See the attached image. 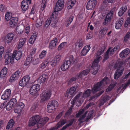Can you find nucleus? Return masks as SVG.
Returning <instances> with one entry per match:
<instances>
[{
  "label": "nucleus",
  "mask_w": 130,
  "mask_h": 130,
  "mask_svg": "<svg viewBox=\"0 0 130 130\" xmlns=\"http://www.w3.org/2000/svg\"><path fill=\"white\" fill-rule=\"evenodd\" d=\"M91 92V90L90 89H88L86 90L83 95L82 92H79L73 101L71 102V103L73 104L75 102L76 105L77 106H80L84 100L90 96Z\"/></svg>",
  "instance_id": "1"
},
{
  "label": "nucleus",
  "mask_w": 130,
  "mask_h": 130,
  "mask_svg": "<svg viewBox=\"0 0 130 130\" xmlns=\"http://www.w3.org/2000/svg\"><path fill=\"white\" fill-rule=\"evenodd\" d=\"M49 120L47 117L40 118L38 115H36L32 117L29 119L28 122L29 126H32L37 123V127L38 128L41 127L47 122Z\"/></svg>",
  "instance_id": "2"
},
{
  "label": "nucleus",
  "mask_w": 130,
  "mask_h": 130,
  "mask_svg": "<svg viewBox=\"0 0 130 130\" xmlns=\"http://www.w3.org/2000/svg\"><path fill=\"white\" fill-rule=\"evenodd\" d=\"M22 55V52L21 51L15 50L12 54L10 53H7L5 56V62L7 64L10 63H12L14 62V59L17 60H19Z\"/></svg>",
  "instance_id": "3"
},
{
  "label": "nucleus",
  "mask_w": 130,
  "mask_h": 130,
  "mask_svg": "<svg viewBox=\"0 0 130 130\" xmlns=\"http://www.w3.org/2000/svg\"><path fill=\"white\" fill-rule=\"evenodd\" d=\"M102 59L100 56L98 57L93 62L92 66V72L94 75H95L98 72L100 67V66L98 63L100 60Z\"/></svg>",
  "instance_id": "4"
},
{
  "label": "nucleus",
  "mask_w": 130,
  "mask_h": 130,
  "mask_svg": "<svg viewBox=\"0 0 130 130\" xmlns=\"http://www.w3.org/2000/svg\"><path fill=\"white\" fill-rule=\"evenodd\" d=\"M106 83V78H104L100 82L95 84L92 88V91L93 93H94L102 89V87Z\"/></svg>",
  "instance_id": "5"
},
{
  "label": "nucleus",
  "mask_w": 130,
  "mask_h": 130,
  "mask_svg": "<svg viewBox=\"0 0 130 130\" xmlns=\"http://www.w3.org/2000/svg\"><path fill=\"white\" fill-rule=\"evenodd\" d=\"M51 92L50 90L43 91L40 94L41 101L44 102L49 99L51 96Z\"/></svg>",
  "instance_id": "6"
},
{
  "label": "nucleus",
  "mask_w": 130,
  "mask_h": 130,
  "mask_svg": "<svg viewBox=\"0 0 130 130\" xmlns=\"http://www.w3.org/2000/svg\"><path fill=\"white\" fill-rule=\"evenodd\" d=\"M77 87L75 86L72 87L68 89L64 94V96L67 98L70 99L75 94V91Z\"/></svg>",
  "instance_id": "7"
},
{
  "label": "nucleus",
  "mask_w": 130,
  "mask_h": 130,
  "mask_svg": "<svg viewBox=\"0 0 130 130\" xmlns=\"http://www.w3.org/2000/svg\"><path fill=\"white\" fill-rule=\"evenodd\" d=\"M64 0H58L56 3L53 13L58 15V11L61 10L63 8L64 6Z\"/></svg>",
  "instance_id": "8"
},
{
  "label": "nucleus",
  "mask_w": 130,
  "mask_h": 130,
  "mask_svg": "<svg viewBox=\"0 0 130 130\" xmlns=\"http://www.w3.org/2000/svg\"><path fill=\"white\" fill-rule=\"evenodd\" d=\"M48 75L45 74H43L38 78V82L41 85L44 84L48 80Z\"/></svg>",
  "instance_id": "9"
},
{
  "label": "nucleus",
  "mask_w": 130,
  "mask_h": 130,
  "mask_svg": "<svg viewBox=\"0 0 130 130\" xmlns=\"http://www.w3.org/2000/svg\"><path fill=\"white\" fill-rule=\"evenodd\" d=\"M17 100L15 98H13L8 103L6 106V109L7 110H11L13 107L16 104Z\"/></svg>",
  "instance_id": "10"
},
{
  "label": "nucleus",
  "mask_w": 130,
  "mask_h": 130,
  "mask_svg": "<svg viewBox=\"0 0 130 130\" xmlns=\"http://www.w3.org/2000/svg\"><path fill=\"white\" fill-rule=\"evenodd\" d=\"M31 3V0H23L21 2V8L23 11H26L28 8Z\"/></svg>",
  "instance_id": "11"
},
{
  "label": "nucleus",
  "mask_w": 130,
  "mask_h": 130,
  "mask_svg": "<svg viewBox=\"0 0 130 130\" xmlns=\"http://www.w3.org/2000/svg\"><path fill=\"white\" fill-rule=\"evenodd\" d=\"M21 74V71L20 70L17 71L12 75L9 80V82L10 83L13 82L15 80H17L19 78Z\"/></svg>",
  "instance_id": "12"
},
{
  "label": "nucleus",
  "mask_w": 130,
  "mask_h": 130,
  "mask_svg": "<svg viewBox=\"0 0 130 130\" xmlns=\"http://www.w3.org/2000/svg\"><path fill=\"white\" fill-rule=\"evenodd\" d=\"M11 91L10 89H6L3 92L1 99L4 100H8L11 96Z\"/></svg>",
  "instance_id": "13"
},
{
  "label": "nucleus",
  "mask_w": 130,
  "mask_h": 130,
  "mask_svg": "<svg viewBox=\"0 0 130 130\" xmlns=\"http://www.w3.org/2000/svg\"><path fill=\"white\" fill-rule=\"evenodd\" d=\"M97 3L96 0H89L87 4L86 8L88 10L93 9Z\"/></svg>",
  "instance_id": "14"
},
{
  "label": "nucleus",
  "mask_w": 130,
  "mask_h": 130,
  "mask_svg": "<svg viewBox=\"0 0 130 130\" xmlns=\"http://www.w3.org/2000/svg\"><path fill=\"white\" fill-rule=\"evenodd\" d=\"M40 89V86L39 84L33 85L30 88V94L34 95L39 91Z\"/></svg>",
  "instance_id": "15"
},
{
  "label": "nucleus",
  "mask_w": 130,
  "mask_h": 130,
  "mask_svg": "<svg viewBox=\"0 0 130 130\" xmlns=\"http://www.w3.org/2000/svg\"><path fill=\"white\" fill-rule=\"evenodd\" d=\"M14 36V34L12 33H8L5 38V42L7 44L11 43L13 40Z\"/></svg>",
  "instance_id": "16"
},
{
  "label": "nucleus",
  "mask_w": 130,
  "mask_h": 130,
  "mask_svg": "<svg viewBox=\"0 0 130 130\" xmlns=\"http://www.w3.org/2000/svg\"><path fill=\"white\" fill-rule=\"evenodd\" d=\"M58 39L56 38H54L51 41L49 45V48L50 49H54L56 45L58 44Z\"/></svg>",
  "instance_id": "17"
},
{
  "label": "nucleus",
  "mask_w": 130,
  "mask_h": 130,
  "mask_svg": "<svg viewBox=\"0 0 130 130\" xmlns=\"http://www.w3.org/2000/svg\"><path fill=\"white\" fill-rule=\"evenodd\" d=\"M70 65L69 61L65 60L61 65L60 68L62 71H66L68 70Z\"/></svg>",
  "instance_id": "18"
},
{
  "label": "nucleus",
  "mask_w": 130,
  "mask_h": 130,
  "mask_svg": "<svg viewBox=\"0 0 130 130\" xmlns=\"http://www.w3.org/2000/svg\"><path fill=\"white\" fill-rule=\"evenodd\" d=\"M124 19L122 18L119 19L116 22L115 24V28L117 29H120L121 28Z\"/></svg>",
  "instance_id": "19"
},
{
  "label": "nucleus",
  "mask_w": 130,
  "mask_h": 130,
  "mask_svg": "<svg viewBox=\"0 0 130 130\" xmlns=\"http://www.w3.org/2000/svg\"><path fill=\"white\" fill-rule=\"evenodd\" d=\"M66 122V120L65 119H61L58 122L56 125L54 127L52 128L50 130H56L65 124Z\"/></svg>",
  "instance_id": "20"
},
{
  "label": "nucleus",
  "mask_w": 130,
  "mask_h": 130,
  "mask_svg": "<svg viewBox=\"0 0 130 130\" xmlns=\"http://www.w3.org/2000/svg\"><path fill=\"white\" fill-rule=\"evenodd\" d=\"M18 18L16 17H12L10 20L9 24L10 27H13L16 25L18 21Z\"/></svg>",
  "instance_id": "21"
},
{
  "label": "nucleus",
  "mask_w": 130,
  "mask_h": 130,
  "mask_svg": "<svg viewBox=\"0 0 130 130\" xmlns=\"http://www.w3.org/2000/svg\"><path fill=\"white\" fill-rule=\"evenodd\" d=\"M90 48L91 47L89 45L85 46L81 51V55L82 56H85L89 51Z\"/></svg>",
  "instance_id": "22"
},
{
  "label": "nucleus",
  "mask_w": 130,
  "mask_h": 130,
  "mask_svg": "<svg viewBox=\"0 0 130 130\" xmlns=\"http://www.w3.org/2000/svg\"><path fill=\"white\" fill-rule=\"evenodd\" d=\"M130 53V49L128 48H126L123 50L120 54V56L121 58L126 57Z\"/></svg>",
  "instance_id": "23"
},
{
  "label": "nucleus",
  "mask_w": 130,
  "mask_h": 130,
  "mask_svg": "<svg viewBox=\"0 0 130 130\" xmlns=\"http://www.w3.org/2000/svg\"><path fill=\"white\" fill-rule=\"evenodd\" d=\"M113 11L112 10H110L108 13L107 15H106V24L107 23H109L110 22L112 19L113 18Z\"/></svg>",
  "instance_id": "24"
},
{
  "label": "nucleus",
  "mask_w": 130,
  "mask_h": 130,
  "mask_svg": "<svg viewBox=\"0 0 130 130\" xmlns=\"http://www.w3.org/2000/svg\"><path fill=\"white\" fill-rule=\"evenodd\" d=\"M76 2V0H70L67 3V8L68 9H71L75 4Z\"/></svg>",
  "instance_id": "25"
},
{
  "label": "nucleus",
  "mask_w": 130,
  "mask_h": 130,
  "mask_svg": "<svg viewBox=\"0 0 130 130\" xmlns=\"http://www.w3.org/2000/svg\"><path fill=\"white\" fill-rule=\"evenodd\" d=\"M127 9L126 6L124 5L121 8L118 13V15L120 17H121L123 15L124 13L125 12Z\"/></svg>",
  "instance_id": "26"
},
{
  "label": "nucleus",
  "mask_w": 130,
  "mask_h": 130,
  "mask_svg": "<svg viewBox=\"0 0 130 130\" xmlns=\"http://www.w3.org/2000/svg\"><path fill=\"white\" fill-rule=\"evenodd\" d=\"M26 42V39L25 38H21L20 39L18 46V48L19 49L22 47L24 45Z\"/></svg>",
  "instance_id": "27"
},
{
  "label": "nucleus",
  "mask_w": 130,
  "mask_h": 130,
  "mask_svg": "<svg viewBox=\"0 0 130 130\" xmlns=\"http://www.w3.org/2000/svg\"><path fill=\"white\" fill-rule=\"evenodd\" d=\"M91 105V104H87L86 106L83 109H80L79 112L76 115V117H79L81 116L84 111L88 109Z\"/></svg>",
  "instance_id": "28"
},
{
  "label": "nucleus",
  "mask_w": 130,
  "mask_h": 130,
  "mask_svg": "<svg viewBox=\"0 0 130 130\" xmlns=\"http://www.w3.org/2000/svg\"><path fill=\"white\" fill-rule=\"evenodd\" d=\"M123 64L124 62L123 61L121 60H117L114 65V67L115 69L120 68Z\"/></svg>",
  "instance_id": "29"
},
{
  "label": "nucleus",
  "mask_w": 130,
  "mask_h": 130,
  "mask_svg": "<svg viewBox=\"0 0 130 130\" xmlns=\"http://www.w3.org/2000/svg\"><path fill=\"white\" fill-rule=\"evenodd\" d=\"M33 58L31 56H28L26 60L25 61L24 65L28 66L30 63L33 61Z\"/></svg>",
  "instance_id": "30"
},
{
  "label": "nucleus",
  "mask_w": 130,
  "mask_h": 130,
  "mask_svg": "<svg viewBox=\"0 0 130 130\" xmlns=\"http://www.w3.org/2000/svg\"><path fill=\"white\" fill-rule=\"evenodd\" d=\"M130 39V31L127 32L123 38V42L124 43H127Z\"/></svg>",
  "instance_id": "31"
},
{
  "label": "nucleus",
  "mask_w": 130,
  "mask_h": 130,
  "mask_svg": "<svg viewBox=\"0 0 130 130\" xmlns=\"http://www.w3.org/2000/svg\"><path fill=\"white\" fill-rule=\"evenodd\" d=\"M56 108L52 106L49 103H48L47 108V110L48 112L49 113H53L55 111Z\"/></svg>",
  "instance_id": "32"
},
{
  "label": "nucleus",
  "mask_w": 130,
  "mask_h": 130,
  "mask_svg": "<svg viewBox=\"0 0 130 130\" xmlns=\"http://www.w3.org/2000/svg\"><path fill=\"white\" fill-rule=\"evenodd\" d=\"M14 124V120L12 119L10 120L8 122L6 127V129H9L12 128Z\"/></svg>",
  "instance_id": "33"
},
{
  "label": "nucleus",
  "mask_w": 130,
  "mask_h": 130,
  "mask_svg": "<svg viewBox=\"0 0 130 130\" xmlns=\"http://www.w3.org/2000/svg\"><path fill=\"white\" fill-rule=\"evenodd\" d=\"M83 42L82 40H80L78 41L75 44L76 48H81L83 46Z\"/></svg>",
  "instance_id": "34"
},
{
  "label": "nucleus",
  "mask_w": 130,
  "mask_h": 130,
  "mask_svg": "<svg viewBox=\"0 0 130 130\" xmlns=\"http://www.w3.org/2000/svg\"><path fill=\"white\" fill-rule=\"evenodd\" d=\"M53 19L54 18L52 17L48 19L45 22L44 24V26L46 27H47L50 24L52 21H53Z\"/></svg>",
  "instance_id": "35"
},
{
  "label": "nucleus",
  "mask_w": 130,
  "mask_h": 130,
  "mask_svg": "<svg viewBox=\"0 0 130 130\" xmlns=\"http://www.w3.org/2000/svg\"><path fill=\"white\" fill-rule=\"evenodd\" d=\"M52 106L56 109L58 107V102L56 100H53L50 101L49 103Z\"/></svg>",
  "instance_id": "36"
},
{
  "label": "nucleus",
  "mask_w": 130,
  "mask_h": 130,
  "mask_svg": "<svg viewBox=\"0 0 130 130\" xmlns=\"http://www.w3.org/2000/svg\"><path fill=\"white\" fill-rule=\"evenodd\" d=\"M7 69L6 68H4L1 71L0 73V76L2 77H5L7 74Z\"/></svg>",
  "instance_id": "37"
},
{
  "label": "nucleus",
  "mask_w": 130,
  "mask_h": 130,
  "mask_svg": "<svg viewBox=\"0 0 130 130\" xmlns=\"http://www.w3.org/2000/svg\"><path fill=\"white\" fill-rule=\"evenodd\" d=\"M74 121V119H72L70 120L69 121V123L66 124L65 126H64L60 130H65L68 127L70 126L72 124Z\"/></svg>",
  "instance_id": "38"
},
{
  "label": "nucleus",
  "mask_w": 130,
  "mask_h": 130,
  "mask_svg": "<svg viewBox=\"0 0 130 130\" xmlns=\"http://www.w3.org/2000/svg\"><path fill=\"white\" fill-rule=\"evenodd\" d=\"M73 18V17L72 15H71L70 16L69 18L68 19L66 23V25L67 26H68L72 22Z\"/></svg>",
  "instance_id": "39"
},
{
  "label": "nucleus",
  "mask_w": 130,
  "mask_h": 130,
  "mask_svg": "<svg viewBox=\"0 0 130 130\" xmlns=\"http://www.w3.org/2000/svg\"><path fill=\"white\" fill-rule=\"evenodd\" d=\"M12 14L9 12H7L5 15V19L7 21L10 20L12 18Z\"/></svg>",
  "instance_id": "40"
},
{
  "label": "nucleus",
  "mask_w": 130,
  "mask_h": 130,
  "mask_svg": "<svg viewBox=\"0 0 130 130\" xmlns=\"http://www.w3.org/2000/svg\"><path fill=\"white\" fill-rule=\"evenodd\" d=\"M49 65V62H44L42 63L40 66V68L42 69H45L48 67Z\"/></svg>",
  "instance_id": "41"
},
{
  "label": "nucleus",
  "mask_w": 130,
  "mask_h": 130,
  "mask_svg": "<svg viewBox=\"0 0 130 130\" xmlns=\"http://www.w3.org/2000/svg\"><path fill=\"white\" fill-rule=\"evenodd\" d=\"M106 34V28H104L102 29L99 32V36L101 37H104Z\"/></svg>",
  "instance_id": "42"
},
{
  "label": "nucleus",
  "mask_w": 130,
  "mask_h": 130,
  "mask_svg": "<svg viewBox=\"0 0 130 130\" xmlns=\"http://www.w3.org/2000/svg\"><path fill=\"white\" fill-rule=\"evenodd\" d=\"M36 38V36L34 35L31 36L29 40V42L30 44H32L34 42Z\"/></svg>",
  "instance_id": "43"
},
{
  "label": "nucleus",
  "mask_w": 130,
  "mask_h": 130,
  "mask_svg": "<svg viewBox=\"0 0 130 130\" xmlns=\"http://www.w3.org/2000/svg\"><path fill=\"white\" fill-rule=\"evenodd\" d=\"M15 106L22 110L25 106V105L22 102H19L17 103Z\"/></svg>",
  "instance_id": "44"
},
{
  "label": "nucleus",
  "mask_w": 130,
  "mask_h": 130,
  "mask_svg": "<svg viewBox=\"0 0 130 130\" xmlns=\"http://www.w3.org/2000/svg\"><path fill=\"white\" fill-rule=\"evenodd\" d=\"M94 110H90L89 112L88 115L86 118V120H88L92 117L93 115H94Z\"/></svg>",
  "instance_id": "45"
},
{
  "label": "nucleus",
  "mask_w": 130,
  "mask_h": 130,
  "mask_svg": "<svg viewBox=\"0 0 130 130\" xmlns=\"http://www.w3.org/2000/svg\"><path fill=\"white\" fill-rule=\"evenodd\" d=\"M47 53L46 51L43 50L42 51L39 55V57L40 59H43L44 58Z\"/></svg>",
  "instance_id": "46"
},
{
  "label": "nucleus",
  "mask_w": 130,
  "mask_h": 130,
  "mask_svg": "<svg viewBox=\"0 0 130 130\" xmlns=\"http://www.w3.org/2000/svg\"><path fill=\"white\" fill-rule=\"evenodd\" d=\"M116 85L114 84H111L108 88L106 89V92H109L111 91L114 87Z\"/></svg>",
  "instance_id": "47"
},
{
  "label": "nucleus",
  "mask_w": 130,
  "mask_h": 130,
  "mask_svg": "<svg viewBox=\"0 0 130 130\" xmlns=\"http://www.w3.org/2000/svg\"><path fill=\"white\" fill-rule=\"evenodd\" d=\"M129 26H130V17L128 18L124 24V27L125 28H127Z\"/></svg>",
  "instance_id": "48"
},
{
  "label": "nucleus",
  "mask_w": 130,
  "mask_h": 130,
  "mask_svg": "<svg viewBox=\"0 0 130 130\" xmlns=\"http://www.w3.org/2000/svg\"><path fill=\"white\" fill-rule=\"evenodd\" d=\"M47 3V0H42V2L41 3V10H43L46 7Z\"/></svg>",
  "instance_id": "49"
},
{
  "label": "nucleus",
  "mask_w": 130,
  "mask_h": 130,
  "mask_svg": "<svg viewBox=\"0 0 130 130\" xmlns=\"http://www.w3.org/2000/svg\"><path fill=\"white\" fill-rule=\"evenodd\" d=\"M30 77L28 75H27L24 76L22 78L25 82L27 84L29 83L30 79Z\"/></svg>",
  "instance_id": "50"
},
{
  "label": "nucleus",
  "mask_w": 130,
  "mask_h": 130,
  "mask_svg": "<svg viewBox=\"0 0 130 130\" xmlns=\"http://www.w3.org/2000/svg\"><path fill=\"white\" fill-rule=\"evenodd\" d=\"M66 61H69L70 62V64L73 63L75 61V59L73 55H70L69 57V60H66Z\"/></svg>",
  "instance_id": "51"
},
{
  "label": "nucleus",
  "mask_w": 130,
  "mask_h": 130,
  "mask_svg": "<svg viewBox=\"0 0 130 130\" xmlns=\"http://www.w3.org/2000/svg\"><path fill=\"white\" fill-rule=\"evenodd\" d=\"M50 63L52 67H54L56 66L58 62L55 59H53L50 61Z\"/></svg>",
  "instance_id": "52"
},
{
  "label": "nucleus",
  "mask_w": 130,
  "mask_h": 130,
  "mask_svg": "<svg viewBox=\"0 0 130 130\" xmlns=\"http://www.w3.org/2000/svg\"><path fill=\"white\" fill-rule=\"evenodd\" d=\"M118 48L117 46H115L112 49H111V48H109V49H110L109 52L110 56L113 55L114 53V52L117 51Z\"/></svg>",
  "instance_id": "53"
},
{
  "label": "nucleus",
  "mask_w": 130,
  "mask_h": 130,
  "mask_svg": "<svg viewBox=\"0 0 130 130\" xmlns=\"http://www.w3.org/2000/svg\"><path fill=\"white\" fill-rule=\"evenodd\" d=\"M67 43L66 42H63L61 43L58 46V50L60 51L64 48L65 45Z\"/></svg>",
  "instance_id": "54"
},
{
  "label": "nucleus",
  "mask_w": 130,
  "mask_h": 130,
  "mask_svg": "<svg viewBox=\"0 0 130 130\" xmlns=\"http://www.w3.org/2000/svg\"><path fill=\"white\" fill-rule=\"evenodd\" d=\"M105 47L104 46L102 47L101 50H99L97 53V55H98L99 56L101 54L103 53L105 50Z\"/></svg>",
  "instance_id": "55"
},
{
  "label": "nucleus",
  "mask_w": 130,
  "mask_h": 130,
  "mask_svg": "<svg viewBox=\"0 0 130 130\" xmlns=\"http://www.w3.org/2000/svg\"><path fill=\"white\" fill-rule=\"evenodd\" d=\"M14 111L15 113L20 115L22 112V110L21 109L15 106L14 109Z\"/></svg>",
  "instance_id": "56"
},
{
  "label": "nucleus",
  "mask_w": 130,
  "mask_h": 130,
  "mask_svg": "<svg viewBox=\"0 0 130 130\" xmlns=\"http://www.w3.org/2000/svg\"><path fill=\"white\" fill-rule=\"evenodd\" d=\"M61 55L60 54H58L55 56L54 59L58 63L61 60Z\"/></svg>",
  "instance_id": "57"
},
{
  "label": "nucleus",
  "mask_w": 130,
  "mask_h": 130,
  "mask_svg": "<svg viewBox=\"0 0 130 130\" xmlns=\"http://www.w3.org/2000/svg\"><path fill=\"white\" fill-rule=\"evenodd\" d=\"M27 84L22 78L20 81L19 85L22 87L25 86L27 85Z\"/></svg>",
  "instance_id": "58"
},
{
  "label": "nucleus",
  "mask_w": 130,
  "mask_h": 130,
  "mask_svg": "<svg viewBox=\"0 0 130 130\" xmlns=\"http://www.w3.org/2000/svg\"><path fill=\"white\" fill-rule=\"evenodd\" d=\"M57 22V20L56 19L54 18L53 20L51 22L52 23L51 24L52 26L53 27H55L56 26V24Z\"/></svg>",
  "instance_id": "59"
},
{
  "label": "nucleus",
  "mask_w": 130,
  "mask_h": 130,
  "mask_svg": "<svg viewBox=\"0 0 130 130\" xmlns=\"http://www.w3.org/2000/svg\"><path fill=\"white\" fill-rule=\"evenodd\" d=\"M87 111H86L84 114L82 116L80 117L79 119L78 120V121L80 123H82L83 122L82 120H83V119L86 117V115L87 114Z\"/></svg>",
  "instance_id": "60"
},
{
  "label": "nucleus",
  "mask_w": 130,
  "mask_h": 130,
  "mask_svg": "<svg viewBox=\"0 0 130 130\" xmlns=\"http://www.w3.org/2000/svg\"><path fill=\"white\" fill-rule=\"evenodd\" d=\"M4 51V47L3 46H0V61L2 59V55Z\"/></svg>",
  "instance_id": "61"
},
{
  "label": "nucleus",
  "mask_w": 130,
  "mask_h": 130,
  "mask_svg": "<svg viewBox=\"0 0 130 130\" xmlns=\"http://www.w3.org/2000/svg\"><path fill=\"white\" fill-rule=\"evenodd\" d=\"M17 30L18 33L19 34H22L23 31V29L21 27H18L17 28Z\"/></svg>",
  "instance_id": "62"
},
{
  "label": "nucleus",
  "mask_w": 130,
  "mask_h": 130,
  "mask_svg": "<svg viewBox=\"0 0 130 130\" xmlns=\"http://www.w3.org/2000/svg\"><path fill=\"white\" fill-rule=\"evenodd\" d=\"M90 70V69L88 68L87 69L82 71V72L84 75H86L89 73Z\"/></svg>",
  "instance_id": "63"
},
{
  "label": "nucleus",
  "mask_w": 130,
  "mask_h": 130,
  "mask_svg": "<svg viewBox=\"0 0 130 130\" xmlns=\"http://www.w3.org/2000/svg\"><path fill=\"white\" fill-rule=\"evenodd\" d=\"M36 50V47H33L30 51V54L32 56V55L35 54Z\"/></svg>",
  "instance_id": "64"
}]
</instances>
